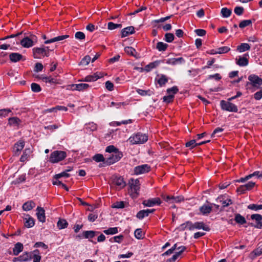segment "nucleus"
<instances>
[{"label":"nucleus","mask_w":262,"mask_h":262,"mask_svg":"<svg viewBox=\"0 0 262 262\" xmlns=\"http://www.w3.org/2000/svg\"><path fill=\"white\" fill-rule=\"evenodd\" d=\"M231 101L221 100L220 105L221 108L226 111L236 113L238 112V108L236 105L231 103Z\"/></svg>","instance_id":"6"},{"label":"nucleus","mask_w":262,"mask_h":262,"mask_svg":"<svg viewBox=\"0 0 262 262\" xmlns=\"http://www.w3.org/2000/svg\"><path fill=\"white\" fill-rule=\"evenodd\" d=\"M164 62L168 64L171 65H177L180 64L185 62V60L183 57H179V58H169L167 59H165Z\"/></svg>","instance_id":"15"},{"label":"nucleus","mask_w":262,"mask_h":262,"mask_svg":"<svg viewBox=\"0 0 262 262\" xmlns=\"http://www.w3.org/2000/svg\"><path fill=\"white\" fill-rule=\"evenodd\" d=\"M105 151L109 154H114L116 152H120L119 149L115 147L114 145H109L105 148Z\"/></svg>","instance_id":"43"},{"label":"nucleus","mask_w":262,"mask_h":262,"mask_svg":"<svg viewBox=\"0 0 262 262\" xmlns=\"http://www.w3.org/2000/svg\"><path fill=\"white\" fill-rule=\"evenodd\" d=\"M37 42V37L33 34L24 37L20 41V45L24 48H29Z\"/></svg>","instance_id":"3"},{"label":"nucleus","mask_w":262,"mask_h":262,"mask_svg":"<svg viewBox=\"0 0 262 262\" xmlns=\"http://www.w3.org/2000/svg\"><path fill=\"white\" fill-rule=\"evenodd\" d=\"M93 159L97 162H103L105 164L106 157L104 158L101 154H98L95 155L93 156Z\"/></svg>","instance_id":"41"},{"label":"nucleus","mask_w":262,"mask_h":262,"mask_svg":"<svg viewBox=\"0 0 262 262\" xmlns=\"http://www.w3.org/2000/svg\"><path fill=\"white\" fill-rule=\"evenodd\" d=\"M217 50V51H215L214 53L223 54L228 52L230 50V49L228 47L225 46L220 47Z\"/></svg>","instance_id":"46"},{"label":"nucleus","mask_w":262,"mask_h":262,"mask_svg":"<svg viewBox=\"0 0 262 262\" xmlns=\"http://www.w3.org/2000/svg\"><path fill=\"white\" fill-rule=\"evenodd\" d=\"M161 203V201L159 198H154L144 200L142 204L146 207H152L155 205H160Z\"/></svg>","instance_id":"11"},{"label":"nucleus","mask_w":262,"mask_h":262,"mask_svg":"<svg viewBox=\"0 0 262 262\" xmlns=\"http://www.w3.org/2000/svg\"><path fill=\"white\" fill-rule=\"evenodd\" d=\"M251 219L254 220L256 222L255 225H252L251 226H254L255 228L258 229L262 228V215L259 214H253L251 215Z\"/></svg>","instance_id":"12"},{"label":"nucleus","mask_w":262,"mask_h":262,"mask_svg":"<svg viewBox=\"0 0 262 262\" xmlns=\"http://www.w3.org/2000/svg\"><path fill=\"white\" fill-rule=\"evenodd\" d=\"M20 122V120L16 117L10 118L8 120V124L11 126H17Z\"/></svg>","instance_id":"29"},{"label":"nucleus","mask_w":262,"mask_h":262,"mask_svg":"<svg viewBox=\"0 0 262 262\" xmlns=\"http://www.w3.org/2000/svg\"><path fill=\"white\" fill-rule=\"evenodd\" d=\"M31 90L33 92L37 93L41 91V89L40 85L36 83H32L31 85Z\"/></svg>","instance_id":"49"},{"label":"nucleus","mask_w":262,"mask_h":262,"mask_svg":"<svg viewBox=\"0 0 262 262\" xmlns=\"http://www.w3.org/2000/svg\"><path fill=\"white\" fill-rule=\"evenodd\" d=\"M32 253L25 252L21 255L19 256V258L21 261H27L31 258Z\"/></svg>","instance_id":"44"},{"label":"nucleus","mask_w":262,"mask_h":262,"mask_svg":"<svg viewBox=\"0 0 262 262\" xmlns=\"http://www.w3.org/2000/svg\"><path fill=\"white\" fill-rule=\"evenodd\" d=\"M174 36L172 33H167L165 35V40L167 42H171L174 40Z\"/></svg>","instance_id":"51"},{"label":"nucleus","mask_w":262,"mask_h":262,"mask_svg":"<svg viewBox=\"0 0 262 262\" xmlns=\"http://www.w3.org/2000/svg\"><path fill=\"white\" fill-rule=\"evenodd\" d=\"M98 232L90 230L85 231L83 232V236L85 238H93L96 233H98Z\"/></svg>","instance_id":"34"},{"label":"nucleus","mask_w":262,"mask_h":262,"mask_svg":"<svg viewBox=\"0 0 262 262\" xmlns=\"http://www.w3.org/2000/svg\"><path fill=\"white\" fill-rule=\"evenodd\" d=\"M70 89L72 91H82L87 89L89 85L86 83L72 84L69 85Z\"/></svg>","instance_id":"16"},{"label":"nucleus","mask_w":262,"mask_h":262,"mask_svg":"<svg viewBox=\"0 0 262 262\" xmlns=\"http://www.w3.org/2000/svg\"><path fill=\"white\" fill-rule=\"evenodd\" d=\"M124 51L127 54L132 56L137 59L140 57L139 54L138 53L136 50L132 47H126L124 48Z\"/></svg>","instance_id":"21"},{"label":"nucleus","mask_w":262,"mask_h":262,"mask_svg":"<svg viewBox=\"0 0 262 262\" xmlns=\"http://www.w3.org/2000/svg\"><path fill=\"white\" fill-rule=\"evenodd\" d=\"M23 250V245L20 243H16L13 248V254L14 255H17L20 252Z\"/></svg>","instance_id":"30"},{"label":"nucleus","mask_w":262,"mask_h":262,"mask_svg":"<svg viewBox=\"0 0 262 262\" xmlns=\"http://www.w3.org/2000/svg\"><path fill=\"white\" fill-rule=\"evenodd\" d=\"M129 141L133 144H143L148 140V137L145 134L137 133L129 138Z\"/></svg>","instance_id":"4"},{"label":"nucleus","mask_w":262,"mask_h":262,"mask_svg":"<svg viewBox=\"0 0 262 262\" xmlns=\"http://www.w3.org/2000/svg\"><path fill=\"white\" fill-rule=\"evenodd\" d=\"M198 143H196L195 140H192L187 142L185 143V146L187 147H190V149H192L198 146Z\"/></svg>","instance_id":"55"},{"label":"nucleus","mask_w":262,"mask_h":262,"mask_svg":"<svg viewBox=\"0 0 262 262\" xmlns=\"http://www.w3.org/2000/svg\"><path fill=\"white\" fill-rule=\"evenodd\" d=\"M122 27V25L120 24H114L113 22H109L108 23L107 28L109 30H112L116 28H120Z\"/></svg>","instance_id":"47"},{"label":"nucleus","mask_w":262,"mask_h":262,"mask_svg":"<svg viewBox=\"0 0 262 262\" xmlns=\"http://www.w3.org/2000/svg\"><path fill=\"white\" fill-rule=\"evenodd\" d=\"M173 95L169 94L168 96L163 97V99L164 102H165L167 103H169L173 101Z\"/></svg>","instance_id":"58"},{"label":"nucleus","mask_w":262,"mask_h":262,"mask_svg":"<svg viewBox=\"0 0 262 262\" xmlns=\"http://www.w3.org/2000/svg\"><path fill=\"white\" fill-rule=\"evenodd\" d=\"M123 236L122 235H120L118 236H115L113 237H112L111 238H110V241L111 242H116V243H121V242L123 239Z\"/></svg>","instance_id":"54"},{"label":"nucleus","mask_w":262,"mask_h":262,"mask_svg":"<svg viewBox=\"0 0 262 262\" xmlns=\"http://www.w3.org/2000/svg\"><path fill=\"white\" fill-rule=\"evenodd\" d=\"M123 154L122 152H116L114 154H111L108 155H106L105 165H111L118 161L122 157Z\"/></svg>","instance_id":"5"},{"label":"nucleus","mask_w":262,"mask_h":262,"mask_svg":"<svg viewBox=\"0 0 262 262\" xmlns=\"http://www.w3.org/2000/svg\"><path fill=\"white\" fill-rule=\"evenodd\" d=\"M69 37V35H64L58 36L54 37L53 38H51L50 39L47 40L45 41L44 43L45 44H48V43L54 42L56 41H61V40L66 39Z\"/></svg>","instance_id":"24"},{"label":"nucleus","mask_w":262,"mask_h":262,"mask_svg":"<svg viewBox=\"0 0 262 262\" xmlns=\"http://www.w3.org/2000/svg\"><path fill=\"white\" fill-rule=\"evenodd\" d=\"M36 215L39 221L44 223L46 221L45 211L43 208L37 207Z\"/></svg>","instance_id":"18"},{"label":"nucleus","mask_w":262,"mask_h":262,"mask_svg":"<svg viewBox=\"0 0 262 262\" xmlns=\"http://www.w3.org/2000/svg\"><path fill=\"white\" fill-rule=\"evenodd\" d=\"M161 196L165 201L169 203H179L184 200V198L182 196H173L166 194H162Z\"/></svg>","instance_id":"9"},{"label":"nucleus","mask_w":262,"mask_h":262,"mask_svg":"<svg viewBox=\"0 0 262 262\" xmlns=\"http://www.w3.org/2000/svg\"><path fill=\"white\" fill-rule=\"evenodd\" d=\"M250 49V46L248 43H242L237 47V51L239 52H243Z\"/></svg>","instance_id":"31"},{"label":"nucleus","mask_w":262,"mask_h":262,"mask_svg":"<svg viewBox=\"0 0 262 262\" xmlns=\"http://www.w3.org/2000/svg\"><path fill=\"white\" fill-rule=\"evenodd\" d=\"M124 207V203L123 201L117 202L114 204L113 208H123Z\"/></svg>","instance_id":"61"},{"label":"nucleus","mask_w":262,"mask_h":262,"mask_svg":"<svg viewBox=\"0 0 262 262\" xmlns=\"http://www.w3.org/2000/svg\"><path fill=\"white\" fill-rule=\"evenodd\" d=\"M103 77L102 74L101 73H95L92 75H88L84 77V78L81 80V81L86 82H92L95 81L98 79Z\"/></svg>","instance_id":"14"},{"label":"nucleus","mask_w":262,"mask_h":262,"mask_svg":"<svg viewBox=\"0 0 262 262\" xmlns=\"http://www.w3.org/2000/svg\"><path fill=\"white\" fill-rule=\"evenodd\" d=\"M113 184L117 189H121L126 186L124 179L121 176H115L113 178Z\"/></svg>","instance_id":"8"},{"label":"nucleus","mask_w":262,"mask_h":262,"mask_svg":"<svg viewBox=\"0 0 262 262\" xmlns=\"http://www.w3.org/2000/svg\"><path fill=\"white\" fill-rule=\"evenodd\" d=\"M195 229H202L203 230L206 231H209L210 230V228L208 226L205 225L204 224V223L202 222H197L193 223V230Z\"/></svg>","instance_id":"23"},{"label":"nucleus","mask_w":262,"mask_h":262,"mask_svg":"<svg viewBox=\"0 0 262 262\" xmlns=\"http://www.w3.org/2000/svg\"><path fill=\"white\" fill-rule=\"evenodd\" d=\"M67 155L66 151L55 150L51 154L49 161L52 163H56L64 160Z\"/></svg>","instance_id":"2"},{"label":"nucleus","mask_w":262,"mask_h":262,"mask_svg":"<svg viewBox=\"0 0 262 262\" xmlns=\"http://www.w3.org/2000/svg\"><path fill=\"white\" fill-rule=\"evenodd\" d=\"M132 120L129 119L127 120L122 121L121 122H118V121L113 122H112V124L113 126H119L122 124H127L128 123H132Z\"/></svg>","instance_id":"59"},{"label":"nucleus","mask_w":262,"mask_h":262,"mask_svg":"<svg viewBox=\"0 0 262 262\" xmlns=\"http://www.w3.org/2000/svg\"><path fill=\"white\" fill-rule=\"evenodd\" d=\"M70 177V174L67 172V171H64L60 173L55 174L54 176V179H59V178L61 177H66V178H69Z\"/></svg>","instance_id":"56"},{"label":"nucleus","mask_w":262,"mask_h":262,"mask_svg":"<svg viewBox=\"0 0 262 262\" xmlns=\"http://www.w3.org/2000/svg\"><path fill=\"white\" fill-rule=\"evenodd\" d=\"M53 49H50L49 47L42 46L40 47H35L32 50L33 56L34 58L41 59L50 56V52Z\"/></svg>","instance_id":"1"},{"label":"nucleus","mask_w":262,"mask_h":262,"mask_svg":"<svg viewBox=\"0 0 262 262\" xmlns=\"http://www.w3.org/2000/svg\"><path fill=\"white\" fill-rule=\"evenodd\" d=\"M244 8L242 7H236L234 8V13L237 15H241L244 12Z\"/></svg>","instance_id":"60"},{"label":"nucleus","mask_w":262,"mask_h":262,"mask_svg":"<svg viewBox=\"0 0 262 262\" xmlns=\"http://www.w3.org/2000/svg\"><path fill=\"white\" fill-rule=\"evenodd\" d=\"M31 258L33 259V262H40L41 256L39 254V251L36 250L32 253Z\"/></svg>","instance_id":"39"},{"label":"nucleus","mask_w":262,"mask_h":262,"mask_svg":"<svg viewBox=\"0 0 262 262\" xmlns=\"http://www.w3.org/2000/svg\"><path fill=\"white\" fill-rule=\"evenodd\" d=\"M68 223L66 220L61 219L59 220L57 222V227L59 229H62L67 227Z\"/></svg>","instance_id":"42"},{"label":"nucleus","mask_w":262,"mask_h":262,"mask_svg":"<svg viewBox=\"0 0 262 262\" xmlns=\"http://www.w3.org/2000/svg\"><path fill=\"white\" fill-rule=\"evenodd\" d=\"M25 142L24 141H19L16 143L13 147V151L15 155H19L21 150L24 148Z\"/></svg>","instance_id":"17"},{"label":"nucleus","mask_w":262,"mask_h":262,"mask_svg":"<svg viewBox=\"0 0 262 262\" xmlns=\"http://www.w3.org/2000/svg\"><path fill=\"white\" fill-rule=\"evenodd\" d=\"M247 208L250 210L257 211L262 209V204L258 205L255 204H249Z\"/></svg>","instance_id":"45"},{"label":"nucleus","mask_w":262,"mask_h":262,"mask_svg":"<svg viewBox=\"0 0 262 262\" xmlns=\"http://www.w3.org/2000/svg\"><path fill=\"white\" fill-rule=\"evenodd\" d=\"M26 221L24 223L25 226L27 228H30L34 225V220L29 215L27 214L26 217L25 219Z\"/></svg>","instance_id":"26"},{"label":"nucleus","mask_w":262,"mask_h":262,"mask_svg":"<svg viewBox=\"0 0 262 262\" xmlns=\"http://www.w3.org/2000/svg\"><path fill=\"white\" fill-rule=\"evenodd\" d=\"M136 216L138 219L142 220L144 217L148 216V214L147 213L146 210H142L137 213Z\"/></svg>","instance_id":"48"},{"label":"nucleus","mask_w":262,"mask_h":262,"mask_svg":"<svg viewBox=\"0 0 262 262\" xmlns=\"http://www.w3.org/2000/svg\"><path fill=\"white\" fill-rule=\"evenodd\" d=\"M103 232L107 235H113L117 233L118 230L117 227H111L104 230Z\"/></svg>","instance_id":"40"},{"label":"nucleus","mask_w":262,"mask_h":262,"mask_svg":"<svg viewBox=\"0 0 262 262\" xmlns=\"http://www.w3.org/2000/svg\"><path fill=\"white\" fill-rule=\"evenodd\" d=\"M135 33V28L133 26H129L121 30V37H125L130 34Z\"/></svg>","instance_id":"22"},{"label":"nucleus","mask_w":262,"mask_h":262,"mask_svg":"<svg viewBox=\"0 0 262 262\" xmlns=\"http://www.w3.org/2000/svg\"><path fill=\"white\" fill-rule=\"evenodd\" d=\"M91 58L90 56H85L80 62V64L82 66H87L90 62Z\"/></svg>","instance_id":"52"},{"label":"nucleus","mask_w":262,"mask_h":262,"mask_svg":"<svg viewBox=\"0 0 262 262\" xmlns=\"http://www.w3.org/2000/svg\"><path fill=\"white\" fill-rule=\"evenodd\" d=\"M193 223L191 221H187L180 225V228L182 230L188 229L189 230H193Z\"/></svg>","instance_id":"28"},{"label":"nucleus","mask_w":262,"mask_h":262,"mask_svg":"<svg viewBox=\"0 0 262 262\" xmlns=\"http://www.w3.org/2000/svg\"><path fill=\"white\" fill-rule=\"evenodd\" d=\"M9 58L11 61L16 62L21 60H24L25 59L22 55L18 53H11L9 54Z\"/></svg>","instance_id":"19"},{"label":"nucleus","mask_w":262,"mask_h":262,"mask_svg":"<svg viewBox=\"0 0 262 262\" xmlns=\"http://www.w3.org/2000/svg\"><path fill=\"white\" fill-rule=\"evenodd\" d=\"M247 190H250L252 188H253L255 185V182L250 181L247 184L244 185Z\"/></svg>","instance_id":"63"},{"label":"nucleus","mask_w":262,"mask_h":262,"mask_svg":"<svg viewBox=\"0 0 262 262\" xmlns=\"http://www.w3.org/2000/svg\"><path fill=\"white\" fill-rule=\"evenodd\" d=\"M248 80L250 81L251 84L255 87L259 86L262 84V79L257 75H249Z\"/></svg>","instance_id":"13"},{"label":"nucleus","mask_w":262,"mask_h":262,"mask_svg":"<svg viewBox=\"0 0 262 262\" xmlns=\"http://www.w3.org/2000/svg\"><path fill=\"white\" fill-rule=\"evenodd\" d=\"M252 24V21L250 19L242 20L239 24L241 28H244L247 26H249Z\"/></svg>","instance_id":"50"},{"label":"nucleus","mask_w":262,"mask_h":262,"mask_svg":"<svg viewBox=\"0 0 262 262\" xmlns=\"http://www.w3.org/2000/svg\"><path fill=\"white\" fill-rule=\"evenodd\" d=\"M31 152V150H30V148H26L25 149L24 151L23 152V155L21 156V157L20 158V161L21 162H25L27 160H28V159L29 158V157L30 156Z\"/></svg>","instance_id":"33"},{"label":"nucleus","mask_w":262,"mask_h":262,"mask_svg":"<svg viewBox=\"0 0 262 262\" xmlns=\"http://www.w3.org/2000/svg\"><path fill=\"white\" fill-rule=\"evenodd\" d=\"M128 185L132 191L134 193L138 194L140 189L139 180L138 179L134 180L133 179H131L129 181Z\"/></svg>","instance_id":"10"},{"label":"nucleus","mask_w":262,"mask_h":262,"mask_svg":"<svg viewBox=\"0 0 262 262\" xmlns=\"http://www.w3.org/2000/svg\"><path fill=\"white\" fill-rule=\"evenodd\" d=\"M251 174L252 178L256 177L257 179H262V170L255 171Z\"/></svg>","instance_id":"64"},{"label":"nucleus","mask_w":262,"mask_h":262,"mask_svg":"<svg viewBox=\"0 0 262 262\" xmlns=\"http://www.w3.org/2000/svg\"><path fill=\"white\" fill-rule=\"evenodd\" d=\"M75 38L79 40H82L85 38V34L82 32H77L75 35Z\"/></svg>","instance_id":"62"},{"label":"nucleus","mask_w":262,"mask_h":262,"mask_svg":"<svg viewBox=\"0 0 262 262\" xmlns=\"http://www.w3.org/2000/svg\"><path fill=\"white\" fill-rule=\"evenodd\" d=\"M221 13L222 16L223 17L227 18L231 15L232 11L231 9H228L227 8L225 7V8H223L221 9Z\"/></svg>","instance_id":"37"},{"label":"nucleus","mask_w":262,"mask_h":262,"mask_svg":"<svg viewBox=\"0 0 262 262\" xmlns=\"http://www.w3.org/2000/svg\"><path fill=\"white\" fill-rule=\"evenodd\" d=\"M35 206V203L32 201H28L25 203L23 205V209L24 211H28L31 210Z\"/></svg>","instance_id":"27"},{"label":"nucleus","mask_w":262,"mask_h":262,"mask_svg":"<svg viewBox=\"0 0 262 262\" xmlns=\"http://www.w3.org/2000/svg\"><path fill=\"white\" fill-rule=\"evenodd\" d=\"M136 92L140 95L142 96H151L154 94L153 91L148 90H143L141 89H138L136 90Z\"/></svg>","instance_id":"35"},{"label":"nucleus","mask_w":262,"mask_h":262,"mask_svg":"<svg viewBox=\"0 0 262 262\" xmlns=\"http://www.w3.org/2000/svg\"><path fill=\"white\" fill-rule=\"evenodd\" d=\"M134 234L135 237L137 239H139L143 238V234L141 229H136L135 231Z\"/></svg>","instance_id":"53"},{"label":"nucleus","mask_w":262,"mask_h":262,"mask_svg":"<svg viewBox=\"0 0 262 262\" xmlns=\"http://www.w3.org/2000/svg\"><path fill=\"white\" fill-rule=\"evenodd\" d=\"M179 91V89L177 86H174L171 88H169L167 90V93L168 94L174 95Z\"/></svg>","instance_id":"57"},{"label":"nucleus","mask_w":262,"mask_h":262,"mask_svg":"<svg viewBox=\"0 0 262 262\" xmlns=\"http://www.w3.org/2000/svg\"><path fill=\"white\" fill-rule=\"evenodd\" d=\"M167 81V77L164 75H161L158 80L157 82L160 86H163L165 85Z\"/></svg>","instance_id":"38"},{"label":"nucleus","mask_w":262,"mask_h":262,"mask_svg":"<svg viewBox=\"0 0 262 262\" xmlns=\"http://www.w3.org/2000/svg\"><path fill=\"white\" fill-rule=\"evenodd\" d=\"M212 206L204 204L200 208V212L203 215H207L212 211Z\"/></svg>","instance_id":"25"},{"label":"nucleus","mask_w":262,"mask_h":262,"mask_svg":"<svg viewBox=\"0 0 262 262\" xmlns=\"http://www.w3.org/2000/svg\"><path fill=\"white\" fill-rule=\"evenodd\" d=\"M247 56H249L248 54H245L243 57L239 56L238 59L236 61L237 64L241 67L247 66L249 63V60Z\"/></svg>","instance_id":"20"},{"label":"nucleus","mask_w":262,"mask_h":262,"mask_svg":"<svg viewBox=\"0 0 262 262\" xmlns=\"http://www.w3.org/2000/svg\"><path fill=\"white\" fill-rule=\"evenodd\" d=\"M168 47L167 43L159 41L157 43L156 48L159 51H165Z\"/></svg>","instance_id":"36"},{"label":"nucleus","mask_w":262,"mask_h":262,"mask_svg":"<svg viewBox=\"0 0 262 262\" xmlns=\"http://www.w3.org/2000/svg\"><path fill=\"white\" fill-rule=\"evenodd\" d=\"M234 220L236 223L240 225H243L246 223L245 218L239 213L235 214Z\"/></svg>","instance_id":"32"},{"label":"nucleus","mask_w":262,"mask_h":262,"mask_svg":"<svg viewBox=\"0 0 262 262\" xmlns=\"http://www.w3.org/2000/svg\"><path fill=\"white\" fill-rule=\"evenodd\" d=\"M150 170V166L148 164H143L136 166L134 169V174L139 175L144 174Z\"/></svg>","instance_id":"7"}]
</instances>
